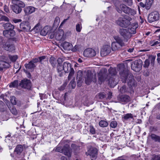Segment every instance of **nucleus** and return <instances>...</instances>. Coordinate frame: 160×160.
<instances>
[{
	"label": "nucleus",
	"mask_w": 160,
	"mask_h": 160,
	"mask_svg": "<svg viewBox=\"0 0 160 160\" xmlns=\"http://www.w3.org/2000/svg\"><path fill=\"white\" fill-rule=\"evenodd\" d=\"M62 153L68 158H70L71 157L72 152L70 150L69 145L68 144H66L64 146V149Z\"/></svg>",
	"instance_id": "nucleus-18"
},
{
	"label": "nucleus",
	"mask_w": 160,
	"mask_h": 160,
	"mask_svg": "<svg viewBox=\"0 0 160 160\" xmlns=\"http://www.w3.org/2000/svg\"><path fill=\"white\" fill-rule=\"evenodd\" d=\"M108 98L110 99H111V98L112 97V93L111 92H109L108 94Z\"/></svg>",
	"instance_id": "nucleus-62"
},
{
	"label": "nucleus",
	"mask_w": 160,
	"mask_h": 160,
	"mask_svg": "<svg viewBox=\"0 0 160 160\" xmlns=\"http://www.w3.org/2000/svg\"><path fill=\"white\" fill-rule=\"evenodd\" d=\"M132 18L126 15L123 17H119L116 21V23L122 28H126L131 24L130 21Z\"/></svg>",
	"instance_id": "nucleus-3"
},
{
	"label": "nucleus",
	"mask_w": 160,
	"mask_h": 160,
	"mask_svg": "<svg viewBox=\"0 0 160 160\" xmlns=\"http://www.w3.org/2000/svg\"><path fill=\"white\" fill-rule=\"evenodd\" d=\"M70 84L71 85L72 88L74 89L76 85L75 81L74 80L71 81L70 83Z\"/></svg>",
	"instance_id": "nucleus-57"
},
{
	"label": "nucleus",
	"mask_w": 160,
	"mask_h": 160,
	"mask_svg": "<svg viewBox=\"0 0 160 160\" xmlns=\"http://www.w3.org/2000/svg\"><path fill=\"white\" fill-rule=\"evenodd\" d=\"M153 0H146V8L147 10H149L152 6Z\"/></svg>",
	"instance_id": "nucleus-35"
},
{
	"label": "nucleus",
	"mask_w": 160,
	"mask_h": 160,
	"mask_svg": "<svg viewBox=\"0 0 160 160\" xmlns=\"http://www.w3.org/2000/svg\"><path fill=\"white\" fill-rule=\"evenodd\" d=\"M10 101L11 103L13 105H16L17 104L16 98L14 96L11 98Z\"/></svg>",
	"instance_id": "nucleus-50"
},
{
	"label": "nucleus",
	"mask_w": 160,
	"mask_h": 160,
	"mask_svg": "<svg viewBox=\"0 0 160 160\" xmlns=\"http://www.w3.org/2000/svg\"><path fill=\"white\" fill-rule=\"evenodd\" d=\"M65 86V85H63L59 88L58 89L59 90L62 91L64 89Z\"/></svg>",
	"instance_id": "nucleus-63"
},
{
	"label": "nucleus",
	"mask_w": 160,
	"mask_h": 160,
	"mask_svg": "<svg viewBox=\"0 0 160 160\" xmlns=\"http://www.w3.org/2000/svg\"><path fill=\"white\" fill-rule=\"evenodd\" d=\"M35 9V8L33 7H26L24 8V11L26 14L28 15L34 12Z\"/></svg>",
	"instance_id": "nucleus-22"
},
{
	"label": "nucleus",
	"mask_w": 160,
	"mask_h": 160,
	"mask_svg": "<svg viewBox=\"0 0 160 160\" xmlns=\"http://www.w3.org/2000/svg\"><path fill=\"white\" fill-rule=\"evenodd\" d=\"M98 150L94 148L91 147L86 152L87 156L89 155L92 158L96 159L98 155Z\"/></svg>",
	"instance_id": "nucleus-13"
},
{
	"label": "nucleus",
	"mask_w": 160,
	"mask_h": 160,
	"mask_svg": "<svg viewBox=\"0 0 160 160\" xmlns=\"http://www.w3.org/2000/svg\"><path fill=\"white\" fill-rule=\"evenodd\" d=\"M20 27L21 29H23L25 31H28L30 29L29 26L25 25L23 23H21L20 25Z\"/></svg>",
	"instance_id": "nucleus-38"
},
{
	"label": "nucleus",
	"mask_w": 160,
	"mask_h": 160,
	"mask_svg": "<svg viewBox=\"0 0 160 160\" xmlns=\"http://www.w3.org/2000/svg\"><path fill=\"white\" fill-rule=\"evenodd\" d=\"M11 8L12 11L17 14L20 13L22 11V8H21V7L15 4L12 5Z\"/></svg>",
	"instance_id": "nucleus-28"
},
{
	"label": "nucleus",
	"mask_w": 160,
	"mask_h": 160,
	"mask_svg": "<svg viewBox=\"0 0 160 160\" xmlns=\"http://www.w3.org/2000/svg\"><path fill=\"white\" fill-rule=\"evenodd\" d=\"M72 150L74 152L75 154L79 153L80 150V147L75 144H72L71 145Z\"/></svg>",
	"instance_id": "nucleus-32"
},
{
	"label": "nucleus",
	"mask_w": 160,
	"mask_h": 160,
	"mask_svg": "<svg viewBox=\"0 0 160 160\" xmlns=\"http://www.w3.org/2000/svg\"><path fill=\"white\" fill-rule=\"evenodd\" d=\"M10 65L8 62L3 61H0V71L2 70L4 68H9Z\"/></svg>",
	"instance_id": "nucleus-25"
},
{
	"label": "nucleus",
	"mask_w": 160,
	"mask_h": 160,
	"mask_svg": "<svg viewBox=\"0 0 160 160\" xmlns=\"http://www.w3.org/2000/svg\"><path fill=\"white\" fill-rule=\"evenodd\" d=\"M119 91L121 93H124L127 91L126 86L125 85L122 86L120 89Z\"/></svg>",
	"instance_id": "nucleus-46"
},
{
	"label": "nucleus",
	"mask_w": 160,
	"mask_h": 160,
	"mask_svg": "<svg viewBox=\"0 0 160 160\" xmlns=\"http://www.w3.org/2000/svg\"><path fill=\"white\" fill-rule=\"evenodd\" d=\"M115 6L116 10L118 13H121L123 11L125 13L127 14H128L130 8L128 7L125 4L116 5Z\"/></svg>",
	"instance_id": "nucleus-9"
},
{
	"label": "nucleus",
	"mask_w": 160,
	"mask_h": 160,
	"mask_svg": "<svg viewBox=\"0 0 160 160\" xmlns=\"http://www.w3.org/2000/svg\"><path fill=\"white\" fill-rule=\"evenodd\" d=\"M4 36L8 38L14 36L15 34V32L14 31H8L7 30H4L3 32Z\"/></svg>",
	"instance_id": "nucleus-21"
},
{
	"label": "nucleus",
	"mask_w": 160,
	"mask_h": 160,
	"mask_svg": "<svg viewBox=\"0 0 160 160\" xmlns=\"http://www.w3.org/2000/svg\"><path fill=\"white\" fill-rule=\"evenodd\" d=\"M0 47H2L5 50L9 52H12L15 50L13 44L8 41L6 42L5 40L1 37H0Z\"/></svg>",
	"instance_id": "nucleus-4"
},
{
	"label": "nucleus",
	"mask_w": 160,
	"mask_h": 160,
	"mask_svg": "<svg viewBox=\"0 0 160 160\" xmlns=\"http://www.w3.org/2000/svg\"><path fill=\"white\" fill-rule=\"evenodd\" d=\"M138 24L134 23L133 26L132 27L128 29V30H129V32L131 35V34H134L136 33V29L138 28Z\"/></svg>",
	"instance_id": "nucleus-34"
},
{
	"label": "nucleus",
	"mask_w": 160,
	"mask_h": 160,
	"mask_svg": "<svg viewBox=\"0 0 160 160\" xmlns=\"http://www.w3.org/2000/svg\"><path fill=\"white\" fill-rule=\"evenodd\" d=\"M90 132L92 134H94L96 133L95 129L92 126H90Z\"/></svg>",
	"instance_id": "nucleus-52"
},
{
	"label": "nucleus",
	"mask_w": 160,
	"mask_h": 160,
	"mask_svg": "<svg viewBox=\"0 0 160 160\" xmlns=\"http://www.w3.org/2000/svg\"><path fill=\"white\" fill-rule=\"evenodd\" d=\"M112 48L110 45L104 46L101 51V55L102 57L105 56L109 54L111 52Z\"/></svg>",
	"instance_id": "nucleus-14"
},
{
	"label": "nucleus",
	"mask_w": 160,
	"mask_h": 160,
	"mask_svg": "<svg viewBox=\"0 0 160 160\" xmlns=\"http://www.w3.org/2000/svg\"><path fill=\"white\" fill-rule=\"evenodd\" d=\"M9 57L10 60L13 62H15L18 58L17 56L16 55L12 56L9 55Z\"/></svg>",
	"instance_id": "nucleus-47"
},
{
	"label": "nucleus",
	"mask_w": 160,
	"mask_h": 160,
	"mask_svg": "<svg viewBox=\"0 0 160 160\" xmlns=\"http://www.w3.org/2000/svg\"><path fill=\"white\" fill-rule=\"evenodd\" d=\"M3 26L5 30L9 31H13V30L14 28V26L10 23L4 24L3 25Z\"/></svg>",
	"instance_id": "nucleus-30"
},
{
	"label": "nucleus",
	"mask_w": 160,
	"mask_h": 160,
	"mask_svg": "<svg viewBox=\"0 0 160 160\" xmlns=\"http://www.w3.org/2000/svg\"><path fill=\"white\" fill-rule=\"evenodd\" d=\"M118 101L122 104H125L130 100V97L127 95H124L118 98Z\"/></svg>",
	"instance_id": "nucleus-16"
},
{
	"label": "nucleus",
	"mask_w": 160,
	"mask_h": 160,
	"mask_svg": "<svg viewBox=\"0 0 160 160\" xmlns=\"http://www.w3.org/2000/svg\"><path fill=\"white\" fill-rule=\"evenodd\" d=\"M130 14L134 16L136 14V12L134 9L130 8L128 14Z\"/></svg>",
	"instance_id": "nucleus-54"
},
{
	"label": "nucleus",
	"mask_w": 160,
	"mask_h": 160,
	"mask_svg": "<svg viewBox=\"0 0 160 160\" xmlns=\"http://www.w3.org/2000/svg\"><path fill=\"white\" fill-rule=\"evenodd\" d=\"M63 70L65 73H68L70 71L68 78L69 80L70 79L74 73L73 69L71 68V64L70 63L65 62L63 63Z\"/></svg>",
	"instance_id": "nucleus-5"
},
{
	"label": "nucleus",
	"mask_w": 160,
	"mask_h": 160,
	"mask_svg": "<svg viewBox=\"0 0 160 160\" xmlns=\"http://www.w3.org/2000/svg\"><path fill=\"white\" fill-rule=\"evenodd\" d=\"M145 160H160V155H155L151 159L147 158H145Z\"/></svg>",
	"instance_id": "nucleus-42"
},
{
	"label": "nucleus",
	"mask_w": 160,
	"mask_h": 160,
	"mask_svg": "<svg viewBox=\"0 0 160 160\" xmlns=\"http://www.w3.org/2000/svg\"><path fill=\"white\" fill-rule=\"evenodd\" d=\"M117 122L116 121H112L110 124V126L112 128H115L117 126Z\"/></svg>",
	"instance_id": "nucleus-45"
},
{
	"label": "nucleus",
	"mask_w": 160,
	"mask_h": 160,
	"mask_svg": "<svg viewBox=\"0 0 160 160\" xmlns=\"http://www.w3.org/2000/svg\"><path fill=\"white\" fill-rule=\"evenodd\" d=\"M142 61L141 60H135L132 62L131 68L132 70L136 72H139L142 67Z\"/></svg>",
	"instance_id": "nucleus-7"
},
{
	"label": "nucleus",
	"mask_w": 160,
	"mask_h": 160,
	"mask_svg": "<svg viewBox=\"0 0 160 160\" xmlns=\"http://www.w3.org/2000/svg\"><path fill=\"white\" fill-rule=\"evenodd\" d=\"M151 61V63L152 65H153L155 59V57H152L150 58Z\"/></svg>",
	"instance_id": "nucleus-59"
},
{
	"label": "nucleus",
	"mask_w": 160,
	"mask_h": 160,
	"mask_svg": "<svg viewBox=\"0 0 160 160\" xmlns=\"http://www.w3.org/2000/svg\"><path fill=\"white\" fill-rule=\"evenodd\" d=\"M82 28V24L81 23L77 24L76 26V30L77 32H80Z\"/></svg>",
	"instance_id": "nucleus-44"
},
{
	"label": "nucleus",
	"mask_w": 160,
	"mask_h": 160,
	"mask_svg": "<svg viewBox=\"0 0 160 160\" xmlns=\"http://www.w3.org/2000/svg\"><path fill=\"white\" fill-rule=\"evenodd\" d=\"M5 104L4 102L0 100V111L4 112L5 110L4 108Z\"/></svg>",
	"instance_id": "nucleus-43"
},
{
	"label": "nucleus",
	"mask_w": 160,
	"mask_h": 160,
	"mask_svg": "<svg viewBox=\"0 0 160 160\" xmlns=\"http://www.w3.org/2000/svg\"><path fill=\"white\" fill-rule=\"evenodd\" d=\"M64 32L63 30H59L55 32V38L58 41L63 40L64 39Z\"/></svg>",
	"instance_id": "nucleus-17"
},
{
	"label": "nucleus",
	"mask_w": 160,
	"mask_h": 160,
	"mask_svg": "<svg viewBox=\"0 0 160 160\" xmlns=\"http://www.w3.org/2000/svg\"><path fill=\"white\" fill-rule=\"evenodd\" d=\"M58 59L57 60L56 58L53 57H51L49 60V61L52 66L54 68L56 67L58 64L59 63L58 62Z\"/></svg>",
	"instance_id": "nucleus-23"
},
{
	"label": "nucleus",
	"mask_w": 160,
	"mask_h": 160,
	"mask_svg": "<svg viewBox=\"0 0 160 160\" xmlns=\"http://www.w3.org/2000/svg\"><path fill=\"white\" fill-rule=\"evenodd\" d=\"M31 61L33 63L35 64V63L39 62V60L38 58H34L32 59Z\"/></svg>",
	"instance_id": "nucleus-58"
},
{
	"label": "nucleus",
	"mask_w": 160,
	"mask_h": 160,
	"mask_svg": "<svg viewBox=\"0 0 160 160\" xmlns=\"http://www.w3.org/2000/svg\"><path fill=\"white\" fill-rule=\"evenodd\" d=\"M118 69L122 82L125 83L127 81L130 89L133 92V88L136 86L137 82L134 79L133 75L131 74H128V71L125 69L124 65L123 63L118 65Z\"/></svg>",
	"instance_id": "nucleus-1"
},
{
	"label": "nucleus",
	"mask_w": 160,
	"mask_h": 160,
	"mask_svg": "<svg viewBox=\"0 0 160 160\" xmlns=\"http://www.w3.org/2000/svg\"><path fill=\"white\" fill-rule=\"evenodd\" d=\"M159 18V14L157 11H154L151 12L148 16V21L151 23L158 20Z\"/></svg>",
	"instance_id": "nucleus-8"
},
{
	"label": "nucleus",
	"mask_w": 160,
	"mask_h": 160,
	"mask_svg": "<svg viewBox=\"0 0 160 160\" xmlns=\"http://www.w3.org/2000/svg\"><path fill=\"white\" fill-rule=\"evenodd\" d=\"M99 125L102 127H106L108 125V123L106 121L101 120L99 122Z\"/></svg>",
	"instance_id": "nucleus-40"
},
{
	"label": "nucleus",
	"mask_w": 160,
	"mask_h": 160,
	"mask_svg": "<svg viewBox=\"0 0 160 160\" xmlns=\"http://www.w3.org/2000/svg\"><path fill=\"white\" fill-rule=\"evenodd\" d=\"M50 28L48 26H45L41 31L40 34L45 36L48 33H49Z\"/></svg>",
	"instance_id": "nucleus-26"
},
{
	"label": "nucleus",
	"mask_w": 160,
	"mask_h": 160,
	"mask_svg": "<svg viewBox=\"0 0 160 160\" xmlns=\"http://www.w3.org/2000/svg\"><path fill=\"white\" fill-rule=\"evenodd\" d=\"M62 46L64 50L68 51L71 50L72 47V44L68 42H64L62 44Z\"/></svg>",
	"instance_id": "nucleus-27"
},
{
	"label": "nucleus",
	"mask_w": 160,
	"mask_h": 160,
	"mask_svg": "<svg viewBox=\"0 0 160 160\" xmlns=\"http://www.w3.org/2000/svg\"><path fill=\"white\" fill-rule=\"evenodd\" d=\"M4 10L6 12H9V8L6 5H5L4 7Z\"/></svg>",
	"instance_id": "nucleus-61"
},
{
	"label": "nucleus",
	"mask_w": 160,
	"mask_h": 160,
	"mask_svg": "<svg viewBox=\"0 0 160 160\" xmlns=\"http://www.w3.org/2000/svg\"><path fill=\"white\" fill-rule=\"evenodd\" d=\"M19 86L22 88L29 90L32 87L31 82L30 80L24 79L21 81Z\"/></svg>",
	"instance_id": "nucleus-12"
},
{
	"label": "nucleus",
	"mask_w": 160,
	"mask_h": 160,
	"mask_svg": "<svg viewBox=\"0 0 160 160\" xmlns=\"http://www.w3.org/2000/svg\"><path fill=\"white\" fill-rule=\"evenodd\" d=\"M122 48L115 41L112 43V49L113 51L121 50L122 49Z\"/></svg>",
	"instance_id": "nucleus-24"
},
{
	"label": "nucleus",
	"mask_w": 160,
	"mask_h": 160,
	"mask_svg": "<svg viewBox=\"0 0 160 160\" xmlns=\"http://www.w3.org/2000/svg\"><path fill=\"white\" fill-rule=\"evenodd\" d=\"M64 149V147L58 146L55 148V151L56 152H58L61 153H62L63 150Z\"/></svg>",
	"instance_id": "nucleus-48"
},
{
	"label": "nucleus",
	"mask_w": 160,
	"mask_h": 160,
	"mask_svg": "<svg viewBox=\"0 0 160 160\" xmlns=\"http://www.w3.org/2000/svg\"><path fill=\"white\" fill-rule=\"evenodd\" d=\"M81 77H82V76L81 75L80 76L79 75H78V74L77 76V79L78 80V78H79V79H78V81L77 84H78V86H81V85H79H79H78V84L79 83V81H80L82 79Z\"/></svg>",
	"instance_id": "nucleus-60"
},
{
	"label": "nucleus",
	"mask_w": 160,
	"mask_h": 160,
	"mask_svg": "<svg viewBox=\"0 0 160 160\" xmlns=\"http://www.w3.org/2000/svg\"><path fill=\"white\" fill-rule=\"evenodd\" d=\"M58 71H62L63 70V67L62 66L61 64L59 63L57 66Z\"/></svg>",
	"instance_id": "nucleus-51"
},
{
	"label": "nucleus",
	"mask_w": 160,
	"mask_h": 160,
	"mask_svg": "<svg viewBox=\"0 0 160 160\" xmlns=\"http://www.w3.org/2000/svg\"><path fill=\"white\" fill-rule=\"evenodd\" d=\"M108 75L110 76L109 78L110 79H111V81H117V83L118 82V77L116 75V70L115 68H112L110 67L109 69L108 70Z\"/></svg>",
	"instance_id": "nucleus-11"
},
{
	"label": "nucleus",
	"mask_w": 160,
	"mask_h": 160,
	"mask_svg": "<svg viewBox=\"0 0 160 160\" xmlns=\"http://www.w3.org/2000/svg\"><path fill=\"white\" fill-rule=\"evenodd\" d=\"M83 54L85 57H92L96 55V53L94 49L88 48L84 51Z\"/></svg>",
	"instance_id": "nucleus-15"
},
{
	"label": "nucleus",
	"mask_w": 160,
	"mask_h": 160,
	"mask_svg": "<svg viewBox=\"0 0 160 160\" xmlns=\"http://www.w3.org/2000/svg\"><path fill=\"white\" fill-rule=\"evenodd\" d=\"M115 160H127L123 157H121L118 158Z\"/></svg>",
	"instance_id": "nucleus-64"
},
{
	"label": "nucleus",
	"mask_w": 160,
	"mask_h": 160,
	"mask_svg": "<svg viewBox=\"0 0 160 160\" xmlns=\"http://www.w3.org/2000/svg\"><path fill=\"white\" fill-rule=\"evenodd\" d=\"M151 138L155 142H160V136L156 135L154 134H152L151 135Z\"/></svg>",
	"instance_id": "nucleus-36"
},
{
	"label": "nucleus",
	"mask_w": 160,
	"mask_h": 160,
	"mask_svg": "<svg viewBox=\"0 0 160 160\" xmlns=\"http://www.w3.org/2000/svg\"><path fill=\"white\" fill-rule=\"evenodd\" d=\"M39 62L41 64H43V61H48V58L46 56H43L40 57L38 58Z\"/></svg>",
	"instance_id": "nucleus-41"
},
{
	"label": "nucleus",
	"mask_w": 160,
	"mask_h": 160,
	"mask_svg": "<svg viewBox=\"0 0 160 160\" xmlns=\"http://www.w3.org/2000/svg\"><path fill=\"white\" fill-rule=\"evenodd\" d=\"M133 118V115L131 113H127L123 115L122 119L123 121H127Z\"/></svg>",
	"instance_id": "nucleus-33"
},
{
	"label": "nucleus",
	"mask_w": 160,
	"mask_h": 160,
	"mask_svg": "<svg viewBox=\"0 0 160 160\" xmlns=\"http://www.w3.org/2000/svg\"><path fill=\"white\" fill-rule=\"evenodd\" d=\"M107 70L105 68H103L101 69L98 74V80L101 84L105 81H108L110 87H114L117 84V81H111V79L109 78L110 76L107 74Z\"/></svg>",
	"instance_id": "nucleus-2"
},
{
	"label": "nucleus",
	"mask_w": 160,
	"mask_h": 160,
	"mask_svg": "<svg viewBox=\"0 0 160 160\" xmlns=\"http://www.w3.org/2000/svg\"><path fill=\"white\" fill-rule=\"evenodd\" d=\"M92 81V75L91 72H87L85 77V82L87 84L89 85Z\"/></svg>",
	"instance_id": "nucleus-20"
},
{
	"label": "nucleus",
	"mask_w": 160,
	"mask_h": 160,
	"mask_svg": "<svg viewBox=\"0 0 160 160\" xmlns=\"http://www.w3.org/2000/svg\"><path fill=\"white\" fill-rule=\"evenodd\" d=\"M123 2H125L128 6H130L132 4V0H122Z\"/></svg>",
	"instance_id": "nucleus-53"
},
{
	"label": "nucleus",
	"mask_w": 160,
	"mask_h": 160,
	"mask_svg": "<svg viewBox=\"0 0 160 160\" xmlns=\"http://www.w3.org/2000/svg\"><path fill=\"white\" fill-rule=\"evenodd\" d=\"M106 96V94L104 92H101L97 94L96 97L98 99L102 100L105 98Z\"/></svg>",
	"instance_id": "nucleus-37"
},
{
	"label": "nucleus",
	"mask_w": 160,
	"mask_h": 160,
	"mask_svg": "<svg viewBox=\"0 0 160 160\" xmlns=\"http://www.w3.org/2000/svg\"><path fill=\"white\" fill-rule=\"evenodd\" d=\"M24 146L21 144H18L15 147L13 152L14 154L18 158H20L23 156Z\"/></svg>",
	"instance_id": "nucleus-6"
},
{
	"label": "nucleus",
	"mask_w": 160,
	"mask_h": 160,
	"mask_svg": "<svg viewBox=\"0 0 160 160\" xmlns=\"http://www.w3.org/2000/svg\"><path fill=\"white\" fill-rule=\"evenodd\" d=\"M78 49V46L77 45H75L74 47H73V46L72 45V49H71V51L73 52H75Z\"/></svg>",
	"instance_id": "nucleus-56"
},
{
	"label": "nucleus",
	"mask_w": 160,
	"mask_h": 160,
	"mask_svg": "<svg viewBox=\"0 0 160 160\" xmlns=\"http://www.w3.org/2000/svg\"><path fill=\"white\" fill-rule=\"evenodd\" d=\"M10 110L13 114L14 115H17V114L18 112L15 108L12 107V108L10 109Z\"/></svg>",
	"instance_id": "nucleus-49"
},
{
	"label": "nucleus",
	"mask_w": 160,
	"mask_h": 160,
	"mask_svg": "<svg viewBox=\"0 0 160 160\" xmlns=\"http://www.w3.org/2000/svg\"><path fill=\"white\" fill-rule=\"evenodd\" d=\"M150 61L148 59H146L144 62V67L145 68H148L149 66Z\"/></svg>",
	"instance_id": "nucleus-55"
},
{
	"label": "nucleus",
	"mask_w": 160,
	"mask_h": 160,
	"mask_svg": "<svg viewBox=\"0 0 160 160\" xmlns=\"http://www.w3.org/2000/svg\"><path fill=\"white\" fill-rule=\"evenodd\" d=\"M113 38L115 40V42L121 47L122 48L125 46V44L124 42V40H123L121 37L118 36H114Z\"/></svg>",
	"instance_id": "nucleus-19"
},
{
	"label": "nucleus",
	"mask_w": 160,
	"mask_h": 160,
	"mask_svg": "<svg viewBox=\"0 0 160 160\" xmlns=\"http://www.w3.org/2000/svg\"><path fill=\"white\" fill-rule=\"evenodd\" d=\"M18 84V80H14L13 82H11L9 86L10 88H16L17 87Z\"/></svg>",
	"instance_id": "nucleus-39"
},
{
	"label": "nucleus",
	"mask_w": 160,
	"mask_h": 160,
	"mask_svg": "<svg viewBox=\"0 0 160 160\" xmlns=\"http://www.w3.org/2000/svg\"><path fill=\"white\" fill-rule=\"evenodd\" d=\"M119 33L123 37L124 41L128 42L131 37V35L129 30L127 29L120 28L119 29Z\"/></svg>",
	"instance_id": "nucleus-10"
},
{
	"label": "nucleus",
	"mask_w": 160,
	"mask_h": 160,
	"mask_svg": "<svg viewBox=\"0 0 160 160\" xmlns=\"http://www.w3.org/2000/svg\"><path fill=\"white\" fill-rule=\"evenodd\" d=\"M24 66L26 69H30L32 71H33L36 67V65L33 63L31 61L29 62L28 63H26Z\"/></svg>",
	"instance_id": "nucleus-29"
},
{
	"label": "nucleus",
	"mask_w": 160,
	"mask_h": 160,
	"mask_svg": "<svg viewBox=\"0 0 160 160\" xmlns=\"http://www.w3.org/2000/svg\"><path fill=\"white\" fill-rule=\"evenodd\" d=\"M12 2L13 4H15L17 6L21 7V8L25 7L24 3L22 1L18 0H12Z\"/></svg>",
	"instance_id": "nucleus-31"
}]
</instances>
